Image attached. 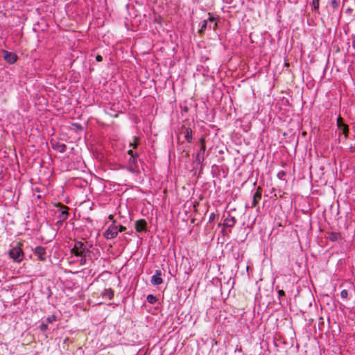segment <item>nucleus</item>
I'll return each instance as SVG.
<instances>
[{
    "label": "nucleus",
    "mask_w": 355,
    "mask_h": 355,
    "mask_svg": "<svg viewBox=\"0 0 355 355\" xmlns=\"http://www.w3.org/2000/svg\"><path fill=\"white\" fill-rule=\"evenodd\" d=\"M72 251L75 253L76 256L80 257V264H85L87 261V254L89 252L87 245L82 241H76Z\"/></svg>",
    "instance_id": "f257e3e1"
},
{
    "label": "nucleus",
    "mask_w": 355,
    "mask_h": 355,
    "mask_svg": "<svg viewBox=\"0 0 355 355\" xmlns=\"http://www.w3.org/2000/svg\"><path fill=\"white\" fill-rule=\"evenodd\" d=\"M9 255L15 262H20L23 260L24 254L19 246L13 247L9 251Z\"/></svg>",
    "instance_id": "f03ea898"
},
{
    "label": "nucleus",
    "mask_w": 355,
    "mask_h": 355,
    "mask_svg": "<svg viewBox=\"0 0 355 355\" xmlns=\"http://www.w3.org/2000/svg\"><path fill=\"white\" fill-rule=\"evenodd\" d=\"M58 209L56 213H58V220L57 221V224H62L64 220H65L69 216L68 209L69 208L63 205L59 204L58 205Z\"/></svg>",
    "instance_id": "7ed1b4c3"
},
{
    "label": "nucleus",
    "mask_w": 355,
    "mask_h": 355,
    "mask_svg": "<svg viewBox=\"0 0 355 355\" xmlns=\"http://www.w3.org/2000/svg\"><path fill=\"white\" fill-rule=\"evenodd\" d=\"M50 144L52 148L59 153H64L67 149V146L64 143L60 142L58 139L52 138L50 140Z\"/></svg>",
    "instance_id": "20e7f679"
},
{
    "label": "nucleus",
    "mask_w": 355,
    "mask_h": 355,
    "mask_svg": "<svg viewBox=\"0 0 355 355\" xmlns=\"http://www.w3.org/2000/svg\"><path fill=\"white\" fill-rule=\"evenodd\" d=\"M33 253L37 257V259L42 261L46 260V248L42 246H37L33 250Z\"/></svg>",
    "instance_id": "39448f33"
},
{
    "label": "nucleus",
    "mask_w": 355,
    "mask_h": 355,
    "mask_svg": "<svg viewBox=\"0 0 355 355\" xmlns=\"http://www.w3.org/2000/svg\"><path fill=\"white\" fill-rule=\"evenodd\" d=\"M3 59L10 64H14L17 60V55L6 50H2Z\"/></svg>",
    "instance_id": "423d86ee"
},
{
    "label": "nucleus",
    "mask_w": 355,
    "mask_h": 355,
    "mask_svg": "<svg viewBox=\"0 0 355 355\" xmlns=\"http://www.w3.org/2000/svg\"><path fill=\"white\" fill-rule=\"evenodd\" d=\"M118 234V227L114 224L111 225L105 231L104 235L107 239L115 238Z\"/></svg>",
    "instance_id": "0eeeda50"
},
{
    "label": "nucleus",
    "mask_w": 355,
    "mask_h": 355,
    "mask_svg": "<svg viewBox=\"0 0 355 355\" xmlns=\"http://www.w3.org/2000/svg\"><path fill=\"white\" fill-rule=\"evenodd\" d=\"M162 277V272L159 270L155 271V274L151 277V283L153 285H159L162 284L163 279Z\"/></svg>",
    "instance_id": "6e6552de"
},
{
    "label": "nucleus",
    "mask_w": 355,
    "mask_h": 355,
    "mask_svg": "<svg viewBox=\"0 0 355 355\" xmlns=\"http://www.w3.org/2000/svg\"><path fill=\"white\" fill-rule=\"evenodd\" d=\"M262 196V189L260 187H259L256 191V192L253 195V200L252 203L251 207H255L259 203V200L261 198Z\"/></svg>",
    "instance_id": "1a4fd4ad"
},
{
    "label": "nucleus",
    "mask_w": 355,
    "mask_h": 355,
    "mask_svg": "<svg viewBox=\"0 0 355 355\" xmlns=\"http://www.w3.org/2000/svg\"><path fill=\"white\" fill-rule=\"evenodd\" d=\"M147 223L144 219H140L135 222V229L138 232L146 231Z\"/></svg>",
    "instance_id": "9d476101"
},
{
    "label": "nucleus",
    "mask_w": 355,
    "mask_h": 355,
    "mask_svg": "<svg viewBox=\"0 0 355 355\" xmlns=\"http://www.w3.org/2000/svg\"><path fill=\"white\" fill-rule=\"evenodd\" d=\"M236 223V220L235 217L230 216H228L224 220L223 225L226 227H232L235 225Z\"/></svg>",
    "instance_id": "9b49d317"
},
{
    "label": "nucleus",
    "mask_w": 355,
    "mask_h": 355,
    "mask_svg": "<svg viewBox=\"0 0 355 355\" xmlns=\"http://www.w3.org/2000/svg\"><path fill=\"white\" fill-rule=\"evenodd\" d=\"M327 238L331 241H339L341 239V235L339 232H330L327 233Z\"/></svg>",
    "instance_id": "f8f14e48"
},
{
    "label": "nucleus",
    "mask_w": 355,
    "mask_h": 355,
    "mask_svg": "<svg viewBox=\"0 0 355 355\" xmlns=\"http://www.w3.org/2000/svg\"><path fill=\"white\" fill-rule=\"evenodd\" d=\"M354 293H355V288L351 286L348 290H343L340 293V295L343 300H349V295H352Z\"/></svg>",
    "instance_id": "ddd939ff"
},
{
    "label": "nucleus",
    "mask_w": 355,
    "mask_h": 355,
    "mask_svg": "<svg viewBox=\"0 0 355 355\" xmlns=\"http://www.w3.org/2000/svg\"><path fill=\"white\" fill-rule=\"evenodd\" d=\"M184 133V137L185 138V139L189 142V143H191L192 142V130L190 128H184V131L183 132Z\"/></svg>",
    "instance_id": "4468645a"
},
{
    "label": "nucleus",
    "mask_w": 355,
    "mask_h": 355,
    "mask_svg": "<svg viewBox=\"0 0 355 355\" xmlns=\"http://www.w3.org/2000/svg\"><path fill=\"white\" fill-rule=\"evenodd\" d=\"M103 295L111 300L114 297V291L112 289H105Z\"/></svg>",
    "instance_id": "2eb2a0df"
},
{
    "label": "nucleus",
    "mask_w": 355,
    "mask_h": 355,
    "mask_svg": "<svg viewBox=\"0 0 355 355\" xmlns=\"http://www.w3.org/2000/svg\"><path fill=\"white\" fill-rule=\"evenodd\" d=\"M340 132H342L346 137L349 134V127L347 125H342V127L339 128Z\"/></svg>",
    "instance_id": "dca6fc26"
},
{
    "label": "nucleus",
    "mask_w": 355,
    "mask_h": 355,
    "mask_svg": "<svg viewBox=\"0 0 355 355\" xmlns=\"http://www.w3.org/2000/svg\"><path fill=\"white\" fill-rule=\"evenodd\" d=\"M203 159H204V153H202V151H200V149L198 153H197L196 162H197L200 164L202 161H203Z\"/></svg>",
    "instance_id": "f3484780"
},
{
    "label": "nucleus",
    "mask_w": 355,
    "mask_h": 355,
    "mask_svg": "<svg viewBox=\"0 0 355 355\" xmlns=\"http://www.w3.org/2000/svg\"><path fill=\"white\" fill-rule=\"evenodd\" d=\"M200 142L201 144L200 151H202V153H205V150H206L205 138L204 137H202L200 139Z\"/></svg>",
    "instance_id": "a211bd4d"
},
{
    "label": "nucleus",
    "mask_w": 355,
    "mask_h": 355,
    "mask_svg": "<svg viewBox=\"0 0 355 355\" xmlns=\"http://www.w3.org/2000/svg\"><path fill=\"white\" fill-rule=\"evenodd\" d=\"M207 26V20L202 21L201 23L200 29L198 31V33L200 34H202L206 30Z\"/></svg>",
    "instance_id": "6ab92c4d"
},
{
    "label": "nucleus",
    "mask_w": 355,
    "mask_h": 355,
    "mask_svg": "<svg viewBox=\"0 0 355 355\" xmlns=\"http://www.w3.org/2000/svg\"><path fill=\"white\" fill-rule=\"evenodd\" d=\"M147 301L150 303V304H155L157 301V298L156 297H155L153 295H148L147 296Z\"/></svg>",
    "instance_id": "aec40b11"
},
{
    "label": "nucleus",
    "mask_w": 355,
    "mask_h": 355,
    "mask_svg": "<svg viewBox=\"0 0 355 355\" xmlns=\"http://www.w3.org/2000/svg\"><path fill=\"white\" fill-rule=\"evenodd\" d=\"M319 1H320V0H313L312 6L313 7V10L315 12H317L319 9V5H320Z\"/></svg>",
    "instance_id": "412c9836"
},
{
    "label": "nucleus",
    "mask_w": 355,
    "mask_h": 355,
    "mask_svg": "<svg viewBox=\"0 0 355 355\" xmlns=\"http://www.w3.org/2000/svg\"><path fill=\"white\" fill-rule=\"evenodd\" d=\"M331 5L334 9H337L339 6V1L338 0H331Z\"/></svg>",
    "instance_id": "4be33fe9"
},
{
    "label": "nucleus",
    "mask_w": 355,
    "mask_h": 355,
    "mask_svg": "<svg viewBox=\"0 0 355 355\" xmlns=\"http://www.w3.org/2000/svg\"><path fill=\"white\" fill-rule=\"evenodd\" d=\"M55 320H56V317L54 315H49L46 319V321L47 323H51Z\"/></svg>",
    "instance_id": "5701e85b"
},
{
    "label": "nucleus",
    "mask_w": 355,
    "mask_h": 355,
    "mask_svg": "<svg viewBox=\"0 0 355 355\" xmlns=\"http://www.w3.org/2000/svg\"><path fill=\"white\" fill-rule=\"evenodd\" d=\"M40 329L42 331H43V332L46 331L48 329V325H47V324H46V323H43V322H42V323L40 325Z\"/></svg>",
    "instance_id": "b1692460"
},
{
    "label": "nucleus",
    "mask_w": 355,
    "mask_h": 355,
    "mask_svg": "<svg viewBox=\"0 0 355 355\" xmlns=\"http://www.w3.org/2000/svg\"><path fill=\"white\" fill-rule=\"evenodd\" d=\"M342 125H345L344 123H343V119L339 116L337 119V125H338V128H340L342 127Z\"/></svg>",
    "instance_id": "393cba45"
},
{
    "label": "nucleus",
    "mask_w": 355,
    "mask_h": 355,
    "mask_svg": "<svg viewBox=\"0 0 355 355\" xmlns=\"http://www.w3.org/2000/svg\"><path fill=\"white\" fill-rule=\"evenodd\" d=\"M216 218V215L214 213H211L210 215H209V222H211L213 221Z\"/></svg>",
    "instance_id": "a878e982"
},
{
    "label": "nucleus",
    "mask_w": 355,
    "mask_h": 355,
    "mask_svg": "<svg viewBox=\"0 0 355 355\" xmlns=\"http://www.w3.org/2000/svg\"><path fill=\"white\" fill-rule=\"evenodd\" d=\"M277 292L279 298L285 296V292L283 290H278Z\"/></svg>",
    "instance_id": "bb28decb"
},
{
    "label": "nucleus",
    "mask_w": 355,
    "mask_h": 355,
    "mask_svg": "<svg viewBox=\"0 0 355 355\" xmlns=\"http://www.w3.org/2000/svg\"><path fill=\"white\" fill-rule=\"evenodd\" d=\"M96 60L97 62H101L103 60V57L101 55H97L96 56Z\"/></svg>",
    "instance_id": "cd10ccee"
},
{
    "label": "nucleus",
    "mask_w": 355,
    "mask_h": 355,
    "mask_svg": "<svg viewBox=\"0 0 355 355\" xmlns=\"http://www.w3.org/2000/svg\"><path fill=\"white\" fill-rule=\"evenodd\" d=\"M125 229H126V227H124V226H123V225H120V226H119V230H118V232H123V231H125Z\"/></svg>",
    "instance_id": "c85d7f7f"
},
{
    "label": "nucleus",
    "mask_w": 355,
    "mask_h": 355,
    "mask_svg": "<svg viewBox=\"0 0 355 355\" xmlns=\"http://www.w3.org/2000/svg\"><path fill=\"white\" fill-rule=\"evenodd\" d=\"M135 161H136V157H135V156L131 157L130 158V162H131V163H135Z\"/></svg>",
    "instance_id": "c756f323"
},
{
    "label": "nucleus",
    "mask_w": 355,
    "mask_h": 355,
    "mask_svg": "<svg viewBox=\"0 0 355 355\" xmlns=\"http://www.w3.org/2000/svg\"><path fill=\"white\" fill-rule=\"evenodd\" d=\"M128 153L129 155H131V157L135 156V155H134V154H133V151H132V150H128Z\"/></svg>",
    "instance_id": "7c9ffc66"
},
{
    "label": "nucleus",
    "mask_w": 355,
    "mask_h": 355,
    "mask_svg": "<svg viewBox=\"0 0 355 355\" xmlns=\"http://www.w3.org/2000/svg\"><path fill=\"white\" fill-rule=\"evenodd\" d=\"M209 20L210 21H216V19L214 17H209Z\"/></svg>",
    "instance_id": "2f4dec72"
},
{
    "label": "nucleus",
    "mask_w": 355,
    "mask_h": 355,
    "mask_svg": "<svg viewBox=\"0 0 355 355\" xmlns=\"http://www.w3.org/2000/svg\"><path fill=\"white\" fill-rule=\"evenodd\" d=\"M233 0H223L224 2L227 3H231L232 2Z\"/></svg>",
    "instance_id": "473e14b6"
},
{
    "label": "nucleus",
    "mask_w": 355,
    "mask_h": 355,
    "mask_svg": "<svg viewBox=\"0 0 355 355\" xmlns=\"http://www.w3.org/2000/svg\"><path fill=\"white\" fill-rule=\"evenodd\" d=\"M113 218H114V217H113V215H110V216H109V218H110V220H113Z\"/></svg>",
    "instance_id": "72a5a7b5"
},
{
    "label": "nucleus",
    "mask_w": 355,
    "mask_h": 355,
    "mask_svg": "<svg viewBox=\"0 0 355 355\" xmlns=\"http://www.w3.org/2000/svg\"><path fill=\"white\" fill-rule=\"evenodd\" d=\"M352 46H353L354 48H355V40L352 42Z\"/></svg>",
    "instance_id": "f704fd0d"
},
{
    "label": "nucleus",
    "mask_w": 355,
    "mask_h": 355,
    "mask_svg": "<svg viewBox=\"0 0 355 355\" xmlns=\"http://www.w3.org/2000/svg\"><path fill=\"white\" fill-rule=\"evenodd\" d=\"M216 26H217V24H216V23H215V24H214V26L213 28H214V29H215V28H216Z\"/></svg>",
    "instance_id": "c9c22d12"
},
{
    "label": "nucleus",
    "mask_w": 355,
    "mask_h": 355,
    "mask_svg": "<svg viewBox=\"0 0 355 355\" xmlns=\"http://www.w3.org/2000/svg\"><path fill=\"white\" fill-rule=\"evenodd\" d=\"M137 144H135L133 145V147H134V148H137Z\"/></svg>",
    "instance_id": "e433bc0d"
}]
</instances>
